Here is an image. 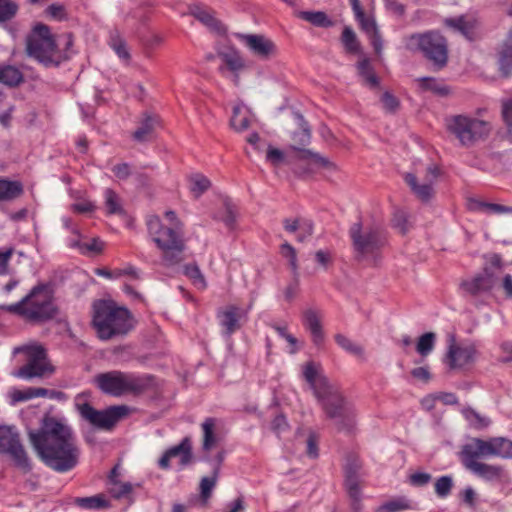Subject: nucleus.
<instances>
[{
  "mask_svg": "<svg viewBox=\"0 0 512 512\" xmlns=\"http://www.w3.org/2000/svg\"><path fill=\"white\" fill-rule=\"evenodd\" d=\"M2 309L33 324L51 321L59 313L55 303L54 290L50 283L37 284L19 302L2 306Z\"/></svg>",
  "mask_w": 512,
  "mask_h": 512,
  "instance_id": "3",
  "label": "nucleus"
},
{
  "mask_svg": "<svg viewBox=\"0 0 512 512\" xmlns=\"http://www.w3.org/2000/svg\"><path fill=\"white\" fill-rule=\"evenodd\" d=\"M0 454L7 455L15 467L24 473H29L33 468L32 461L14 426H0Z\"/></svg>",
  "mask_w": 512,
  "mask_h": 512,
  "instance_id": "12",
  "label": "nucleus"
},
{
  "mask_svg": "<svg viewBox=\"0 0 512 512\" xmlns=\"http://www.w3.org/2000/svg\"><path fill=\"white\" fill-rule=\"evenodd\" d=\"M179 458L181 468L188 466L193 460L192 444L189 437H184L178 445L167 449L158 460V466L162 470L170 468V460Z\"/></svg>",
  "mask_w": 512,
  "mask_h": 512,
  "instance_id": "17",
  "label": "nucleus"
},
{
  "mask_svg": "<svg viewBox=\"0 0 512 512\" xmlns=\"http://www.w3.org/2000/svg\"><path fill=\"white\" fill-rule=\"evenodd\" d=\"M230 123L236 131H243L249 127L250 122L248 116L242 113L240 107H234Z\"/></svg>",
  "mask_w": 512,
  "mask_h": 512,
  "instance_id": "46",
  "label": "nucleus"
},
{
  "mask_svg": "<svg viewBox=\"0 0 512 512\" xmlns=\"http://www.w3.org/2000/svg\"><path fill=\"white\" fill-rule=\"evenodd\" d=\"M418 81L423 89L433 91L439 95H447L449 92L448 88L440 84L435 78L423 77L419 78Z\"/></svg>",
  "mask_w": 512,
  "mask_h": 512,
  "instance_id": "45",
  "label": "nucleus"
},
{
  "mask_svg": "<svg viewBox=\"0 0 512 512\" xmlns=\"http://www.w3.org/2000/svg\"><path fill=\"white\" fill-rule=\"evenodd\" d=\"M453 478L450 475H444L439 477L435 484V493L439 498H446L451 494L453 488Z\"/></svg>",
  "mask_w": 512,
  "mask_h": 512,
  "instance_id": "41",
  "label": "nucleus"
},
{
  "mask_svg": "<svg viewBox=\"0 0 512 512\" xmlns=\"http://www.w3.org/2000/svg\"><path fill=\"white\" fill-rule=\"evenodd\" d=\"M361 469L362 462L359 457L355 454H348L343 467L345 477L344 485L354 512H360L362 508V493L360 489Z\"/></svg>",
  "mask_w": 512,
  "mask_h": 512,
  "instance_id": "14",
  "label": "nucleus"
},
{
  "mask_svg": "<svg viewBox=\"0 0 512 512\" xmlns=\"http://www.w3.org/2000/svg\"><path fill=\"white\" fill-rule=\"evenodd\" d=\"M19 5L14 0H0V23L11 21L18 13Z\"/></svg>",
  "mask_w": 512,
  "mask_h": 512,
  "instance_id": "39",
  "label": "nucleus"
},
{
  "mask_svg": "<svg viewBox=\"0 0 512 512\" xmlns=\"http://www.w3.org/2000/svg\"><path fill=\"white\" fill-rule=\"evenodd\" d=\"M436 341V334L426 332L421 335L416 344V352H430L433 350Z\"/></svg>",
  "mask_w": 512,
  "mask_h": 512,
  "instance_id": "48",
  "label": "nucleus"
},
{
  "mask_svg": "<svg viewBox=\"0 0 512 512\" xmlns=\"http://www.w3.org/2000/svg\"><path fill=\"white\" fill-rule=\"evenodd\" d=\"M446 352H475L476 347L466 346L463 343H458L454 331H447L445 334Z\"/></svg>",
  "mask_w": 512,
  "mask_h": 512,
  "instance_id": "38",
  "label": "nucleus"
},
{
  "mask_svg": "<svg viewBox=\"0 0 512 512\" xmlns=\"http://www.w3.org/2000/svg\"><path fill=\"white\" fill-rule=\"evenodd\" d=\"M446 25L455 28L461 32L465 37H469L472 26L465 20L464 17L447 19Z\"/></svg>",
  "mask_w": 512,
  "mask_h": 512,
  "instance_id": "52",
  "label": "nucleus"
},
{
  "mask_svg": "<svg viewBox=\"0 0 512 512\" xmlns=\"http://www.w3.org/2000/svg\"><path fill=\"white\" fill-rule=\"evenodd\" d=\"M438 172V168L436 166L431 165L427 168V174L430 175L431 178L427 180L425 183L421 185L418 184L416 176L411 173L405 175V181L418 199H420L423 202H427L433 196L434 191L432 183L433 180L438 176Z\"/></svg>",
  "mask_w": 512,
  "mask_h": 512,
  "instance_id": "19",
  "label": "nucleus"
},
{
  "mask_svg": "<svg viewBox=\"0 0 512 512\" xmlns=\"http://www.w3.org/2000/svg\"><path fill=\"white\" fill-rule=\"evenodd\" d=\"M152 375H134L121 371L100 373L95 377L97 387L107 395L120 397L125 394L140 395L153 386Z\"/></svg>",
  "mask_w": 512,
  "mask_h": 512,
  "instance_id": "5",
  "label": "nucleus"
},
{
  "mask_svg": "<svg viewBox=\"0 0 512 512\" xmlns=\"http://www.w3.org/2000/svg\"><path fill=\"white\" fill-rule=\"evenodd\" d=\"M12 352H47V348L37 340H29L22 345L14 347Z\"/></svg>",
  "mask_w": 512,
  "mask_h": 512,
  "instance_id": "54",
  "label": "nucleus"
},
{
  "mask_svg": "<svg viewBox=\"0 0 512 512\" xmlns=\"http://www.w3.org/2000/svg\"><path fill=\"white\" fill-rule=\"evenodd\" d=\"M105 207L108 214H122L123 208L119 196L112 189H106L104 192Z\"/></svg>",
  "mask_w": 512,
  "mask_h": 512,
  "instance_id": "40",
  "label": "nucleus"
},
{
  "mask_svg": "<svg viewBox=\"0 0 512 512\" xmlns=\"http://www.w3.org/2000/svg\"><path fill=\"white\" fill-rule=\"evenodd\" d=\"M271 429L276 435H281L288 429V422L283 414L277 415L271 422Z\"/></svg>",
  "mask_w": 512,
  "mask_h": 512,
  "instance_id": "61",
  "label": "nucleus"
},
{
  "mask_svg": "<svg viewBox=\"0 0 512 512\" xmlns=\"http://www.w3.org/2000/svg\"><path fill=\"white\" fill-rule=\"evenodd\" d=\"M147 228L153 242L163 253L165 265H174L183 260L182 253L185 243L180 231L164 226L157 216L148 218Z\"/></svg>",
  "mask_w": 512,
  "mask_h": 512,
  "instance_id": "7",
  "label": "nucleus"
},
{
  "mask_svg": "<svg viewBox=\"0 0 512 512\" xmlns=\"http://www.w3.org/2000/svg\"><path fill=\"white\" fill-rule=\"evenodd\" d=\"M493 286L494 274L488 268H485L483 273L478 274L473 279L461 283V287L472 296L489 292Z\"/></svg>",
  "mask_w": 512,
  "mask_h": 512,
  "instance_id": "20",
  "label": "nucleus"
},
{
  "mask_svg": "<svg viewBox=\"0 0 512 512\" xmlns=\"http://www.w3.org/2000/svg\"><path fill=\"white\" fill-rule=\"evenodd\" d=\"M380 101L387 113H395L400 106L399 100L388 91L382 94Z\"/></svg>",
  "mask_w": 512,
  "mask_h": 512,
  "instance_id": "53",
  "label": "nucleus"
},
{
  "mask_svg": "<svg viewBox=\"0 0 512 512\" xmlns=\"http://www.w3.org/2000/svg\"><path fill=\"white\" fill-rule=\"evenodd\" d=\"M26 53L45 67H58L69 59L67 54L58 49L50 28L42 23L36 24L27 36Z\"/></svg>",
  "mask_w": 512,
  "mask_h": 512,
  "instance_id": "6",
  "label": "nucleus"
},
{
  "mask_svg": "<svg viewBox=\"0 0 512 512\" xmlns=\"http://www.w3.org/2000/svg\"><path fill=\"white\" fill-rule=\"evenodd\" d=\"M190 191L195 198H199L204 192H206L210 186V180L203 174L196 173L189 177Z\"/></svg>",
  "mask_w": 512,
  "mask_h": 512,
  "instance_id": "35",
  "label": "nucleus"
},
{
  "mask_svg": "<svg viewBox=\"0 0 512 512\" xmlns=\"http://www.w3.org/2000/svg\"><path fill=\"white\" fill-rule=\"evenodd\" d=\"M238 38L255 57L267 60L277 54L275 43L261 34H239Z\"/></svg>",
  "mask_w": 512,
  "mask_h": 512,
  "instance_id": "16",
  "label": "nucleus"
},
{
  "mask_svg": "<svg viewBox=\"0 0 512 512\" xmlns=\"http://www.w3.org/2000/svg\"><path fill=\"white\" fill-rule=\"evenodd\" d=\"M111 484L112 486L109 488V493L115 499L124 498L128 496L133 490V486L129 482L122 483L117 481Z\"/></svg>",
  "mask_w": 512,
  "mask_h": 512,
  "instance_id": "49",
  "label": "nucleus"
},
{
  "mask_svg": "<svg viewBox=\"0 0 512 512\" xmlns=\"http://www.w3.org/2000/svg\"><path fill=\"white\" fill-rule=\"evenodd\" d=\"M342 42L349 52H357L359 50V42L352 28L346 26L342 32Z\"/></svg>",
  "mask_w": 512,
  "mask_h": 512,
  "instance_id": "47",
  "label": "nucleus"
},
{
  "mask_svg": "<svg viewBox=\"0 0 512 512\" xmlns=\"http://www.w3.org/2000/svg\"><path fill=\"white\" fill-rule=\"evenodd\" d=\"M475 354H445L443 363L450 371L467 369L474 361Z\"/></svg>",
  "mask_w": 512,
  "mask_h": 512,
  "instance_id": "26",
  "label": "nucleus"
},
{
  "mask_svg": "<svg viewBox=\"0 0 512 512\" xmlns=\"http://www.w3.org/2000/svg\"><path fill=\"white\" fill-rule=\"evenodd\" d=\"M306 454L313 459L319 455L318 436L314 432H310L306 439Z\"/></svg>",
  "mask_w": 512,
  "mask_h": 512,
  "instance_id": "59",
  "label": "nucleus"
},
{
  "mask_svg": "<svg viewBox=\"0 0 512 512\" xmlns=\"http://www.w3.org/2000/svg\"><path fill=\"white\" fill-rule=\"evenodd\" d=\"M271 327L278 333L279 336L284 338L291 346H295L297 343V339L287 332L286 325H280L278 323L271 324Z\"/></svg>",
  "mask_w": 512,
  "mask_h": 512,
  "instance_id": "64",
  "label": "nucleus"
},
{
  "mask_svg": "<svg viewBox=\"0 0 512 512\" xmlns=\"http://www.w3.org/2000/svg\"><path fill=\"white\" fill-rule=\"evenodd\" d=\"M185 275L188 276L193 284L199 289H205L207 284L204 275L201 273L199 267L195 264L185 266Z\"/></svg>",
  "mask_w": 512,
  "mask_h": 512,
  "instance_id": "44",
  "label": "nucleus"
},
{
  "mask_svg": "<svg viewBox=\"0 0 512 512\" xmlns=\"http://www.w3.org/2000/svg\"><path fill=\"white\" fill-rule=\"evenodd\" d=\"M405 47L411 52L421 53L437 69H442L447 64V41L438 31L411 34L405 38Z\"/></svg>",
  "mask_w": 512,
  "mask_h": 512,
  "instance_id": "8",
  "label": "nucleus"
},
{
  "mask_svg": "<svg viewBox=\"0 0 512 512\" xmlns=\"http://www.w3.org/2000/svg\"><path fill=\"white\" fill-rule=\"evenodd\" d=\"M225 214L221 218V220L225 223V225L229 228H232L236 221V214L234 210V206L230 200L226 199L224 201Z\"/></svg>",
  "mask_w": 512,
  "mask_h": 512,
  "instance_id": "60",
  "label": "nucleus"
},
{
  "mask_svg": "<svg viewBox=\"0 0 512 512\" xmlns=\"http://www.w3.org/2000/svg\"><path fill=\"white\" fill-rule=\"evenodd\" d=\"M464 418L469 422V425L474 429H484L489 426V418L480 415L476 410L472 408H465L462 410Z\"/></svg>",
  "mask_w": 512,
  "mask_h": 512,
  "instance_id": "36",
  "label": "nucleus"
},
{
  "mask_svg": "<svg viewBox=\"0 0 512 512\" xmlns=\"http://www.w3.org/2000/svg\"><path fill=\"white\" fill-rule=\"evenodd\" d=\"M110 46L117 56L125 62L130 60V53L126 47L125 41L118 34H112L110 37Z\"/></svg>",
  "mask_w": 512,
  "mask_h": 512,
  "instance_id": "43",
  "label": "nucleus"
},
{
  "mask_svg": "<svg viewBox=\"0 0 512 512\" xmlns=\"http://www.w3.org/2000/svg\"><path fill=\"white\" fill-rule=\"evenodd\" d=\"M496 453L493 447L492 438L483 440L473 438L471 442L465 444L460 451L461 462L477 461L478 458L494 456Z\"/></svg>",
  "mask_w": 512,
  "mask_h": 512,
  "instance_id": "18",
  "label": "nucleus"
},
{
  "mask_svg": "<svg viewBox=\"0 0 512 512\" xmlns=\"http://www.w3.org/2000/svg\"><path fill=\"white\" fill-rule=\"evenodd\" d=\"M92 325L99 339L107 341L121 338L134 328L131 312L112 300L93 303Z\"/></svg>",
  "mask_w": 512,
  "mask_h": 512,
  "instance_id": "4",
  "label": "nucleus"
},
{
  "mask_svg": "<svg viewBox=\"0 0 512 512\" xmlns=\"http://www.w3.org/2000/svg\"><path fill=\"white\" fill-rule=\"evenodd\" d=\"M266 159L272 165L278 166L284 160V154L281 150L268 146Z\"/></svg>",
  "mask_w": 512,
  "mask_h": 512,
  "instance_id": "63",
  "label": "nucleus"
},
{
  "mask_svg": "<svg viewBox=\"0 0 512 512\" xmlns=\"http://www.w3.org/2000/svg\"><path fill=\"white\" fill-rule=\"evenodd\" d=\"M217 318L226 335H231L240 329V308L235 305L227 306L224 310L219 311Z\"/></svg>",
  "mask_w": 512,
  "mask_h": 512,
  "instance_id": "22",
  "label": "nucleus"
},
{
  "mask_svg": "<svg viewBox=\"0 0 512 512\" xmlns=\"http://www.w3.org/2000/svg\"><path fill=\"white\" fill-rule=\"evenodd\" d=\"M73 504L85 510H99L110 507V503L103 494H96L89 497H76Z\"/></svg>",
  "mask_w": 512,
  "mask_h": 512,
  "instance_id": "28",
  "label": "nucleus"
},
{
  "mask_svg": "<svg viewBox=\"0 0 512 512\" xmlns=\"http://www.w3.org/2000/svg\"><path fill=\"white\" fill-rule=\"evenodd\" d=\"M448 129L463 146H472L486 138L490 131L489 122L464 115H457L448 122Z\"/></svg>",
  "mask_w": 512,
  "mask_h": 512,
  "instance_id": "10",
  "label": "nucleus"
},
{
  "mask_svg": "<svg viewBox=\"0 0 512 512\" xmlns=\"http://www.w3.org/2000/svg\"><path fill=\"white\" fill-rule=\"evenodd\" d=\"M335 341L341 349L349 352H362L364 350V347L342 334L335 335Z\"/></svg>",
  "mask_w": 512,
  "mask_h": 512,
  "instance_id": "50",
  "label": "nucleus"
},
{
  "mask_svg": "<svg viewBox=\"0 0 512 512\" xmlns=\"http://www.w3.org/2000/svg\"><path fill=\"white\" fill-rule=\"evenodd\" d=\"M129 408L125 405L111 406L105 410H96L89 403H84L80 407V415L91 425L110 430L124 416L127 415Z\"/></svg>",
  "mask_w": 512,
  "mask_h": 512,
  "instance_id": "13",
  "label": "nucleus"
},
{
  "mask_svg": "<svg viewBox=\"0 0 512 512\" xmlns=\"http://www.w3.org/2000/svg\"><path fill=\"white\" fill-rule=\"evenodd\" d=\"M10 404L15 405L19 402L28 401L33 397L32 387H28L24 390L13 389L9 392Z\"/></svg>",
  "mask_w": 512,
  "mask_h": 512,
  "instance_id": "51",
  "label": "nucleus"
},
{
  "mask_svg": "<svg viewBox=\"0 0 512 512\" xmlns=\"http://www.w3.org/2000/svg\"><path fill=\"white\" fill-rule=\"evenodd\" d=\"M295 118L297 119L298 125L300 127V131L294 132L293 134V141L295 142V145L292 146V149L298 152L297 159L300 161L308 162V171H313L318 168L334 170L336 166L328 158L310 149H304L301 147L307 145L310 142L311 132L303 115L297 112L295 113Z\"/></svg>",
  "mask_w": 512,
  "mask_h": 512,
  "instance_id": "11",
  "label": "nucleus"
},
{
  "mask_svg": "<svg viewBox=\"0 0 512 512\" xmlns=\"http://www.w3.org/2000/svg\"><path fill=\"white\" fill-rule=\"evenodd\" d=\"M358 72L365 85L370 88H376L379 86V78L375 74L368 59H364L358 63Z\"/></svg>",
  "mask_w": 512,
  "mask_h": 512,
  "instance_id": "34",
  "label": "nucleus"
},
{
  "mask_svg": "<svg viewBox=\"0 0 512 512\" xmlns=\"http://www.w3.org/2000/svg\"><path fill=\"white\" fill-rule=\"evenodd\" d=\"M299 17L316 27L329 28L334 26V21L323 11H301Z\"/></svg>",
  "mask_w": 512,
  "mask_h": 512,
  "instance_id": "33",
  "label": "nucleus"
},
{
  "mask_svg": "<svg viewBox=\"0 0 512 512\" xmlns=\"http://www.w3.org/2000/svg\"><path fill=\"white\" fill-rule=\"evenodd\" d=\"M356 20L359 22L362 30L367 34L370 35L372 33H376L379 29L378 26L373 18L367 17L362 11L361 16H355Z\"/></svg>",
  "mask_w": 512,
  "mask_h": 512,
  "instance_id": "55",
  "label": "nucleus"
},
{
  "mask_svg": "<svg viewBox=\"0 0 512 512\" xmlns=\"http://www.w3.org/2000/svg\"><path fill=\"white\" fill-rule=\"evenodd\" d=\"M23 193L24 188L20 181L0 178V201H12Z\"/></svg>",
  "mask_w": 512,
  "mask_h": 512,
  "instance_id": "27",
  "label": "nucleus"
},
{
  "mask_svg": "<svg viewBox=\"0 0 512 512\" xmlns=\"http://www.w3.org/2000/svg\"><path fill=\"white\" fill-rule=\"evenodd\" d=\"M218 479V468H214L213 475L210 477H203L200 482V495L203 500L211 497L212 491Z\"/></svg>",
  "mask_w": 512,
  "mask_h": 512,
  "instance_id": "42",
  "label": "nucleus"
},
{
  "mask_svg": "<svg viewBox=\"0 0 512 512\" xmlns=\"http://www.w3.org/2000/svg\"><path fill=\"white\" fill-rule=\"evenodd\" d=\"M498 66L502 76L512 75V30L508 33L498 52Z\"/></svg>",
  "mask_w": 512,
  "mask_h": 512,
  "instance_id": "23",
  "label": "nucleus"
},
{
  "mask_svg": "<svg viewBox=\"0 0 512 512\" xmlns=\"http://www.w3.org/2000/svg\"><path fill=\"white\" fill-rule=\"evenodd\" d=\"M29 441L41 461L50 469L65 473L79 463L80 448L70 427L45 416L38 431H29Z\"/></svg>",
  "mask_w": 512,
  "mask_h": 512,
  "instance_id": "1",
  "label": "nucleus"
},
{
  "mask_svg": "<svg viewBox=\"0 0 512 512\" xmlns=\"http://www.w3.org/2000/svg\"><path fill=\"white\" fill-rule=\"evenodd\" d=\"M46 14L55 19V20H63L66 17L65 8L61 4L53 3L49 5L46 10Z\"/></svg>",
  "mask_w": 512,
  "mask_h": 512,
  "instance_id": "62",
  "label": "nucleus"
},
{
  "mask_svg": "<svg viewBox=\"0 0 512 512\" xmlns=\"http://www.w3.org/2000/svg\"><path fill=\"white\" fill-rule=\"evenodd\" d=\"M25 78L19 68L13 65H0V83L10 88H16L24 82Z\"/></svg>",
  "mask_w": 512,
  "mask_h": 512,
  "instance_id": "25",
  "label": "nucleus"
},
{
  "mask_svg": "<svg viewBox=\"0 0 512 512\" xmlns=\"http://www.w3.org/2000/svg\"><path fill=\"white\" fill-rule=\"evenodd\" d=\"M156 124V117L146 115L145 118L141 121L140 126L133 133L134 140L138 142L149 141L152 137Z\"/></svg>",
  "mask_w": 512,
  "mask_h": 512,
  "instance_id": "31",
  "label": "nucleus"
},
{
  "mask_svg": "<svg viewBox=\"0 0 512 512\" xmlns=\"http://www.w3.org/2000/svg\"><path fill=\"white\" fill-rule=\"evenodd\" d=\"M303 377L326 416L335 420L339 430L351 431L355 425V409L343 396L337 384L331 382L319 364L307 362L303 365Z\"/></svg>",
  "mask_w": 512,
  "mask_h": 512,
  "instance_id": "2",
  "label": "nucleus"
},
{
  "mask_svg": "<svg viewBox=\"0 0 512 512\" xmlns=\"http://www.w3.org/2000/svg\"><path fill=\"white\" fill-rule=\"evenodd\" d=\"M314 232V224L312 221L307 219L301 220V225L297 234V241L305 242L308 238L312 236Z\"/></svg>",
  "mask_w": 512,
  "mask_h": 512,
  "instance_id": "57",
  "label": "nucleus"
},
{
  "mask_svg": "<svg viewBox=\"0 0 512 512\" xmlns=\"http://www.w3.org/2000/svg\"><path fill=\"white\" fill-rule=\"evenodd\" d=\"M215 419L206 418L202 423L203 430V449L209 451L217 442V438L214 434Z\"/></svg>",
  "mask_w": 512,
  "mask_h": 512,
  "instance_id": "37",
  "label": "nucleus"
},
{
  "mask_svg": "<svg viewBox=\"0 0 512 512\" xmlns=\"http://www.w3.org/2000/svg\"><path fill=\"white\" fill-rule=\"evenodd\" d=\"M416 504L405 496L393 498L382 504L377 512H401L404 510H414Z\"/></svg>",
  "mask_w": 512,
  "mask_h": 512,
  "instance_id": "30",
  "label": "nucleus"
},
{
  "mask_svg": "<svg viewBox=\"0 0 512 512\" xmlns=\"http://www.w3.org/2000/svg\"><path fill=\"white\" fill-rule=\"evenodd\" d=\"M303 324L310 331L313 341L318 344L323 340L320 316L313 309H307L303 313Z\"/></svg>",
  "mask_w": 512,
  "mask_h": 512,
  "instance_id": "24",
  "label": "nucleus"
},
{
  "mask_svg": "<svg viewBox=\"0 0 512 512\" xmlns=\"http://www.w3.org/2000/svg\"><path fill=\"white\" fill-rule=\"evenodd\" d=\"M462 464L467 470L486 481L499 480L503 476V468L499 465H491L479 461L462 462Z\"/></svg>",
  "mask_w": 512,
  "mask_h": 512,
  "instance_id": "21",
  "label": "nucleus"
},
{
  "mask_svg": "<svg viewBox=\"0 0 512 512\" xmlns=\"http://www.w3.org/2000/svg\"><path fill=\"white\" fill-rule=\"evenodd\" d=\"M189 11L191 15H193L209 29L218 33L222 32L221 23L209 11L198 5L190 6Z\"/></svg>",
  "mask_w": 512,
  "mask_h": 512,
  "instance_id": "29",
  "label": "nucleus"
},
{
  "mask_svg": "<svg viewBox=\"0 0 512 512\" xmlns=\"http://www.w3.org/2000/svg\"><path fill=\"white\" fill-rule=\"evenodd\" d=\"M432 476L426 472H416L409 476V483L414 487H424L429 484Z\"/></svg>",
  "mask_w": 512,
  "mask_h": 512,
  "instance_id": "58",
  "label": "nucleus"
},
{
  "mask_svg": "<svg viewBox=\"0 0 512 512\" xmlns=\"http://www.w3.org/2000/svg\"><path fill=\"white\" fill-rule=\"evenodd\" d=\"M393 226L397 228L402 234L409 230L408 215L404 211H396L393 217Z\"/></svg>",
  "mask_w": 512,
  "mask_h": 512,
  "instance_id": "56",
  "label": "nucleus"
},
{
  "mask_svg": "<svg viewBox=\"0 0 512 512\" xmlns=\"http://www.w3.org/2000/svg\"><path fill=\"white\" fill-rule=\"evenodd\" d=\"M349 236L358 259L375 256L386 243L384 230L377 226L363 227L360 221L351 225Z\"/></svg>",
  "mask_w": 512,
  "mask_h": 512,
  "instance_id": "9",
  "label": "nucleus"
},
{
  "mask_svg": "<svg viewBox=\"0 0 512 512\" xmlns=\"http://www.w3.org/2000/svg\"><path fill=\"white\" fill-rule=\"evenodd\" d=\"M54 367L47 357V354H29L27 362L12 374L22 379H32L35 377H44L51 374Z\"/></svg>",
  "mask_w": 512,
  "mask_h": 512,
  "instance_id": "15",
  "label": "nucleus"
},
{
  "mask_svg": "<svg viewBox=\"0 0 512 512\" xmlns=\"http://www.w3.org/2000/svg\"><path fill=\"white\" fill-rule=\"evenodd\" d=\"M217 56L222 61V63L226 66V68L233 73H237L244 67L242 58L234 50H231V49L220 50V51H218Z\"/></svg>",
  "mask_w": 512,
  "mask_h": 512,
  "instance_id": "32",
  "label": "nucleus"
}]
</instances>
